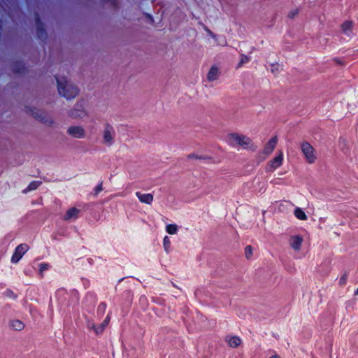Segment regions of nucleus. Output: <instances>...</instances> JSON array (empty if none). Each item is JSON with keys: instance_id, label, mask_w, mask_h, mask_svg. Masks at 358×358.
<instances>
[{"instance_id": "nucleus-23", "label": "nucleus", "mask_w": 358, "mask_h": 358, "mask_svg": "<svg viewBox=\"0 0 358 358\" xmlns=\"http://www.w3.org/2000/svg\"><path fill=\"white\" fill-rule=\"evenodd\" d=\"M240 56H241V59H240L239 63L238 64L237 68L241 67L244 64L248 63L250 59L249 57H248L247 55H245L243 53H241Z\"/></svg>"}, {"instance_id": "nucleus-4", "label": "nucleus", "mask_w": 358, "mask_h": 358, "mask_svg": "<svg viewBox=\"0 0 358 358\" xmlns=\"http://www.w3.org/2000/svg\"><path fill=\"white\" fill-rule=\"evenodd\" d=\"M300 148L306 162L309 164H313L317 159L315 149L307 141H303L300 144Z\"/></svg>"}, {"instance_id": "nucleus-32", "label": "nucleus", "mask_w": 358, "mask_h": 358, "mask_svg": "<svg viewBox=\"0 0 358 358\" xmlns=\"http://www.w3.org/2000/svg\"><path fill=\"white\" fill-rule=\"evenodd\" d=\"M87 327L90 329H93L94 331H95V329H97L96 325L93 322H88Z\"/></svg>"}, {"instance_id": "nucleus-12", "label": "nucleus", "mask_w": 358, "mask_h": 358, "mask_svg": "<svg viewBox=\"0 0 358 358\" xmlns=\"http://www.w3.org/2000/svg\"><path fill=\"white\" fill-rule=\"evenodd\" d=\"M303 242V238L301 236H292L289 239V244L291 247L296 251L301 249V246Z\"/></svg>"}, {"instance_id": "nucleus-27", "label": "nucleus", "mask_w": 358, "mask_h": 358, "mask_svg": "<svg viewBox=\"0 0 358 358\" xmlns=\"http://www.w3.org/2000/svg\"><path fill=\"white\" fill-rule=\"evenodd\" d=\"M49 267H50V265L46 263H43L40 265L39 273L41 277L43 276V271L48 270L49 268Z\"/></svg>"}, {"instance_id": "nucleus-15", "label": "nucleus", "mask_w": 358, "mask_h": 358, "mask_svg": "<svg viewBox=\"0 0 358 358\" xmlns=\"http://www.w3.org/2000/svg\"><path fill=\"white\" fill-rule=\"evenodd\" d=\"M219 75V69L215 66H212L207 74V78L209 81H213L218 78Z\"/></svg>"}, {"instance_id": "nucleus-35", "label": "nucleus", "mask_w": 358, "mask_h": 358, "mask_svg": "<svg viewBox=\"0 0 358 358\" xmlns=\"http://www.w3.org/2000/svg\"><path fill=\"white\" fill-rule=\"evenodd\" d=\"M334 61H335L337 64H341V65H343V62H341V61H340L339 59H334Z\"/></svg>"}, {"instance_id": "nucleus-26", "label": "nucleus", "mask_w": 358, "mask_h": 358, "mask_svg": "<svg viewBox=\"0 0 358 358\" xmlns=\"http://www.w3.org/2000/svg\"><path fill=\"white\" fill-rule=\"evenodd\" d=\"M245 257L248 259H249L252 257V246H250V245L246 246V248L245 249Z\"/></svg>"}, {"instance_id": "nucleus-17", "label": "nucleus", "mask_w": 358, "mask_h": 358, "mask_svg": "<svg viewBox=\"0 0 358 358\" xmlns=\"http://www.w3.org/2000/svg\"><path fill=\"white\" fill-rule=\"evenodd\" d=\"M229 345L231 348H237L241 343V340L238 336H231L226 339Z\"/></svg>"}, {"instance_id": "nucleus-20", "label": "nucleus", "mask_w": 358, "mask_h": 358, "mask_svg": "<svg viewBox=\"0 0 358 358\" xmlns=\"http://www.w3.org/2000/svg\"><path fill=\"white\" fill-rule=\"evenodd\" d=\"M294 215L299 219V220H307V216L306 215V213L300 208H296L295 210H294Z\"/></svg>"}, {"instance_id": "nucleus-33", "label": "nucleus", "mask_w": 358, "mask_h": 358, "mask_svg": "<svg viewBox=\"0 0 358 358\" xmlns=\"http://www.w3.org/2000/svg\"><path fill=\"white\" fill-rule=\"evenodd\" d=\"M6 294L7 296H9V297H13V298L16 297V295L11 290H7L6 292Z\"/></svg>"}, {"instance_id": "nucleus-16", "label": "nucleus", "mask_w": 358, "mask_h": 358, "mask_svg": "<svg viewBox=\"0 0 358 358\" xmlns=\"http://www.w3.org/2000/svg\"><path fill=\"white\" fill-rule=\"evenodd\" d=\"M24 65L22 62H16L12 64V71L15 73L22 74L24 73Z\"/></svg>"}, {"instance_id": "nucleus-9", "label": "nucleus", "mask_w": 358, "mask_h": 358, "mask_svg": "<svg viewBox=\"0 0 358 358\" xmlns=\"http://www.w3.org/2000/svg\"><path fill=\"white\" fill-rule=\"evenodd\" d=\"M283 159V155L282 152L280 151L279 155L275 157L274 159H273L271 161H270L266 168V171L273 172L276 168L279 167L282 162Z\"/></svg>"}, {"instance_id": "nucleus-2", "label": "nucleus", "mask_w": 358, "mask_h": 358, "mask_svg": "<svg viewBox=\"0 0 358 358\" xmlns=\"http://www.w3.org/2000/svg\"><path fill=\"white\" fill-rule=\"evenodd\" d=\"M229 143L232 146H241L244 149L252 148V141L245 135L238 133H231L227 136Z\"/></svg>"}, {"instance_id": "nucleus-18", "label": "nucleus", "mask_w": 358, "mask_h": 358, "mask_svg": "<svg viewBox=\"0 0 358 358\" xmlns=\"http://www.w3.org/2000/svg\"><path fill=\"white\" fill-rule=\"evenodd\" d=\"M110 320V317L109 315H107L103 322L95 329V333L96 334H99L103 333L104 329L108 326Z\"/></svg>"}, {"instance_id": "nucleus-19", "label": "nucleus", "mask_w": 358, "mask_h": 358, "mask_svg": "<svg viewBox=\"0 0 358 358\" xmlns=\"http://www.w3.org/2000/svg\"><path fill=\"white\" fill-rule=\"evenodd\" d=\"M10 325L13 329L16 331H21L24 328V323L17 320L10 321Z\"/></svg>"}, {"instance_id": "nucleus-13", "label": "nucleus", "mask_w": 358, "mask_h": 358, "mask_svg": "<svg viewBox=\"0 0 358 358\" xmlns=\"http://www.w3.org/2000/svg\"><path fill=\"white\" fill-rule=\"evenodd\" d=\"M136 195L142 203L150 204L153 201V196L152 194H141V192H137Z\"/></svg>"}, {"instance_id": "nucleus-6", "label": "nucleus", "mask_w": 358, "mask_h": 358, "mask_svg": "<svg viewBox=\"0 0 358 358\" xmlns=\"http://www.w3.org/2000/svg\"><path fill=\"white\" fill-rule=\"evenodd\" d=\"M102 134L103 144L108 146L113 145L115 138V129L110 124L106 123L104 124Z\"/></svg>"}, {"instance_id": "nucleus-29", "label": "nucleus", "mask_w": 358, "mask_h": 358, "mask_svg": "<svg viewBox=\"0 0 358 358\" xmlns=\"http://www.w3.org/2000/svg\"><path fill=\"white\" fill-rule=\"evenodd\" d=\"M299 13V10L297 8L296 9H294L292 10H291L289 14H288V17L289 18H294L296 15H297Z\"/></svg>"}, {"instance_id": "nucleus-14", "label": "nucleus", "mask_w": 358, "mask_h": 358, "mask_svg": "<svg viewBox=\"0 0 358 358\" xmlns=\"http://www.w3.org/2000/svg\"><path fill=\"white\" fill-rule=\"evenodd\" d=\"M80 210L76 208H71L67 210L66 215L64 217V220H70L78 217V214Z\"/></svg>"}, {"instance_id": "nucleus-22", "label": "nucleus", "mask_w": 358, "mask_h": 358, "mask_svg": "<svg viewBox=\"0 0 358 358\" xmlns=\"http://www.w3.org/2000/svg\"><path fill=\"white\" fill-rule=\"evenodd\" d=\"M352 21H346L343 24H342L341 27L343 29V31L345 34H347L348 31H350L352 27Z\"/></svg>"}, {"instance_id": "nucleus-5", "label": "nucleus", "mask_w": 358, "mask_h": 358, "mask_svg": "<svg viewBox=\"0 0 358 358\" xmlns=\"http://www.w3.org/2000/svg\"><path fill=\"white\" fill-rule=\"evenodd\" d=\"M69 115L73 118H83L87 116V113L85 109V101L79 100L74 108L69 111Z\"/></svg>"}, {"instance_id": "nucleus-30", "label": "nucleus", "mask_w": 358, "mask_h": 358, "mask_svg": "<svg viewBox=\"0 0 358 358\" xmlns=\"http://www.w3.org/2000/svg\"><path fill=\"white\" fill-rule=\"evenodd\" d=\"M347 281V274H344L339 280V285L343 286L345 285Z\"/></svg>"}, {"instance_id": "nucleus-8", "label": "nucleus", "mask_w": 358, "mask_h": 358, "mask_svg": "<svg viewBox=\"0 0 358 358\" xmlns=\"http://www.w3.org/2000/svg\"><path fill=\"white\" fill-rule=\"evenodd\" d=\"M29 250V246L27 244H20L15 249L12 258L11 262L13 263H17L19 260L22 257L24 254Z\"/></svg>"}, {"instance_id": "nucleus-36", "label": "nucleus", "mask_w": 358, "mask_h": 358, "mask_svg": "<svg viewBox=\"0 0 358 358\" xmlns=\"http://www.w3.org/2000/svg\"><path fill=\"white\" fill-rule=\"evenodd\" d=\"M270 358H280V357L278 355H274V356L271 357Z\"/></svg>"}, {"instance_id": "nucleus-37", "label": "nucleus", "mask_w": 358, "mask_h": 358, "mask_svg": "<svg viewBox=\"0 0 358 358\" xmlns=\"http://www.w3.org/2000/svg\"><path fill=\"white\" fill-rule=\"evenodd\" d=\"M355 295H358V288H357V289L355 291Z\"/></svg>"}, {"instance_id": "nucleus-31", "label": "nucleus", "mask_w": 358, "mask_h": 358, "mask_svg": "<svg viewBox=\"0 0 358 358\" xmlns=\"http://www.w3.org/2000/svg\"><path fill=\"white\" fill-rule=\"evenodd\" d=\"M106 308V305L105 303H101L98 307V310L104 313Z\"/></svg>"}, {"instance_id": "nucleus-24", "label": "nucleus", "mask_w": 358, "mask_h": 358, "mask_svg": "<svg viewBox=\"0 0 358 358\" xmlns=\"http://www.w3.org/2000/svg\"><path fill=\"white\" fill-rule=\"evenodd\" d=\"M166 231L169 234H175L178 231V226L176 224H168L166 226Z\"/></svg>"}, {"instance_id": "nucleus-3", "label": "nucleus", "mask_w": 358, "mask_h": 358, "mask_svg": "<svg viewBox=\"0 0 358 358\" xmlns=\"http://www.w3.org/2000/svg\"><path fill=\"white\" fill-rule=\"evenodd\" d=\"M27 113L32 115L35 119H37L46 124L48 127H52L54 124L53 119L45 112L35 108H29Z\"/></svg>"}, {"instance_id": "nucleus-7", "label": "nucleus", "mask_w": 358, "mask_h": 358, "mask_svg": "<svg viewBox=\"0 0 358 358\" xmlns=\"http://www.w3.org/2000/svg\"><path fill=\"white\" fill-rule=\"evenodd\" d=\"M66 133L76 138H83L86 136V131L82 126H71L67 129Z\"/></svg>"}, {"instance_id": "nucleus-28", "label": "nucleus", "mask_w": 358, "mask_h": 358, "mask_svg": "<svg viewBox=\"0 0 358 358\" xmlns=\"http://www.w3.org/2000/svg\"><path fill=\"white\" fill-rule=\"evenodd\" d=\"M103 190V182H101L94 189V192L93 193L94 196H96L98 194Z\"/></svg>"}, {"instance_id": "nucleus-1", "label": "nucleus", "mask_w": 358, "mask_h": 358, "mask_svg": "<svg viewBox=\"0 0 358 358\" xmlns=\"http://www.w3.org/2000/svg\"><path fill=\"white\" fill-rule=\"evenodd\" d=\"M59 94L66 99H74L79 92V90L73 83L66 78H56Z\"/></svg>"}, {"instance_id": "nucleus-21", "label": "nucleus", "mask_w": 358, "mask_h": 358, "mask_svg": "<svg viewBox=\"0 0 358 358\" xmlns=\"http://www.w3.org/2000/svg\"><path fill=\"white\" fill-rule=\"evenodd\" d=\"M41 184V182L40 181H33L31 182L27 189H26L25 190H24V192L26 193L28 191H31V190H34L36 189Z\"/></svg>"}, {"instance_id": "nucleus-34", "label": "nucleus", "mask_w": 358, "mask_h": 358, "mask_svg": "<svg viewBox=\"0 0 358 358\" xmlns=\"http://www.w3.org/2000/svg\"><path fill=\"white\" fill-rule=\"evenodd\" d=\"M188 158L189 159H192V158H195V159H203V157H198L196 155H195L194 154H190L188 155Z\"/></svg>"}, {"instance_id": "nucleus-10", "label": "nucleus", "mask_w": 358, "mask_h": 358, "mask_svg": "<svg viewBox=\"0 0 358 358\" xmlns=\"http://www.w3.org/2000/svg\"><path fill=\"white\" fill-rule=\"evenodd\" d=\"M35 20H36V29H37V30H36L37 36L41 40L43 41L44 39L46 38L47 34L43 28V25L40 20L39 16L37 13L35 14Z\"/></svg>"}, {"instance_id": "nucleus-11", "label": "nucleus", "mask_w": 358, "mask_h": 358, "mask_svg": "<svg viewBox=\"0 0 358 358\" xmlns=\"http://www.w3.org/2000/svg\"><path fill=\"white\" fill-rule=\"evenodd\" d=\"M278 143V138L276 136L271 138L269 141L266 144L264 148V153L265 155H270L275 149Z\"/></svg>"}, {"instance_id": "nucleus-25", "label": "nucleus", "mask_w": 358, "mask_h": 358, "mask_svg": "<svg viewBox=\"0 0 358 358\" xmlns=\"http://www.w3.org/2000/svg\"><path fill=\"white\" fill-rule=\"evenodd\" d=\"M170 245H171V241H170L169 238L166 236L164 238V248L166 252H169Z\"/></svg>"}]
</instances>
